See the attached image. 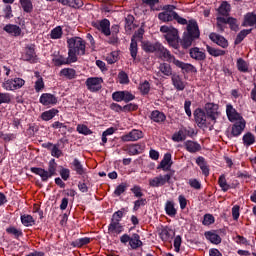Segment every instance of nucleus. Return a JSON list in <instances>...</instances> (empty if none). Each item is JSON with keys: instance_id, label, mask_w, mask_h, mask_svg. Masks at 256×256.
<instances>
[{"instance_id": "38", "label": "nucleus", "mask_w": 256, "mask_h": 256, "mask_svg": "<svg viewBox=\"0 0 256 256\" xmlns=\"http://www.w3.org/2000/svg\"><path fill=\"white\" fill-rule=\"evenodd\" d=\"M196 163L200 167L203 175H205V177H209V167L207 166V163L205 162V158L198 157L196 159Z\"/></svg>"}, {"instance_id": "44", "label": "nucleus", "mask_w": 256, "mask_h": 256, "mask_svg": "<svg viewBox=\"0 0 256 256\" xmlns=\"http://www.w3.org/2000/svg\"><path fill=\"white\" fill-rule=\"evenodd\" d=\"M21 223L24 227H33L35 225V218L29 214H24L21 216Z\"/></svg>"}, {"instance_id": "10", "label": "nucleus", "mask_w": 256, "mask_h": 256, "mask_svg": "<svg viewBox=\"0 0 256 256\" xmlns=\"http://www.w3.org/2000/svg\"><path fill=\"white\" fill-rule=\"evenodd\" d=\"M112 99L117 103H121V101L129 103V101H133V99H135V95L129 91H116L112 94Z\"/></svg>"}, {"instance_id": "33", "label": "nucleus", "mask_w": 256, "mask_h": 256, "mask_svg": "<svg viewBox=\"0 0 256 256\" xmlns=\"http://www.w3.org/2000/svg\"><path fill=\"white\" fill-rule=\"evenodd\" d=\"M57 2L62 5H68V7H73L74 9L83 7V0H57Z\"/></svg>"}, {"instance_id": "43", "label": "nucleus", "mask_w": 256, "mask_h": 256, "mask_svg": "<svg viewBox=\"0 0 256 256\" xmlns=\"http://www.w3.org/2000/svg\"><path fill=\"white\" fill-rule=\"evenodd\" d=\"M159 71L166 77H171V75L173 76V68H171V65L168 63H161L159 66Z\"/></svg>"}, {"instance_id": "9", "label": "nucleus", "mask_w": 256, "mask_h": 256, "mask_svg": "<svg viewBox=\"0 0 256 256\" xmlns=\"http://www.w3.org/2000/svg\"><path fill=\"white\" fill-rule=\"evenodd\" d=\"M205 111H206L208 119H210V121L213 124L216 123L217 117H219V115H221V113L219 112V105L215 104V103H207L205 105Z\"/></svg>"}, {"instance_id": "53", "label": "nucleus", "mask_w": 256, "mask_h": 256, "mask_svg": "<svg viewBox=\"0 0 256 256\" xmlns=\"http://www.w3.org/2000/svg\"><path fill=\"white\" fill-rule=\"evenodd\" d=\"M6 233H8L9 235H13L16 239H19V237L23 236V232L13 226L8 227L6 229Z\"/></svg>"}, {"instance_id": "20", "label": "nucleus", "mask_w": 256, "mask_h": 256, "mask_svg": "<svg viewBox=\"0 0 256 256\" xmlns=\"http://www.w3.org/2000/svg\"><path fill=\"white\" fill-rule=\"evenodd\" d=\"M209 38L211 41H213V43H216V45H219V47H222L223 49H227V47H229V42L227 39L217 33H211Z\"/></svg>"}, {"instance_id": "17", "label": "nucleus", "mask_w": 256, "mask_h": 256, "mask_svg": "<svg viewBox=\"0 0 256 256\" xmlns=\"http://www.w3.org/2000/svg\"><path fill=\"white\" fill-rule=\"evenodd\" d=\"M139 139H143V131L136 129L121 137V140L124 142L139 141Z\"/></svg>"}, {"instance_id": "24", "label": "nucleus", "mask_w": 256, "mask_h": 256, "mask_svg": "<svg viewBox=\"0 0 256 256\" xmlns=\"http://www.w3.org/2000/svg\"><path fill=\"white\" fill-rule=\"evenodd\" d=\"M161 45V43L157 42L155 44L149 42V41H144L142 42V49L146 53H157L158 47Z\"/></svg>"}, {"instance_id": "58", "label": "nucleus", "mask_w": 256, "mask_h": 256, "mask_svg": "<svg viewBox=\"0 0 256 256\" xmlns=\"http://www.w3.org/2000/svg\"><path fill=\"white\" fill-rule=\"evenodd\" d=\"M20 3L26 13H31V11H33L31 0H20Z\"/></svg>"}, {"instance_id": "35", "label": "nucleus", "mask_w": 256, "mask_h": 256, "mask_svg": "<svg viewBox=\"0 0 256 256\" xmlns=\"http://www.w3.org/2000/svg\"><path fill=\"white\" fill-rule=\"evenodd\" d=\"M151 119L155 123H163L165 119H167V116H165V114L159 110H154L151 113Z\"/></svg>"}, {"instance_id": "4", "label": "nucleus", "mask_w": 256, "mask_h": 256, "mask_svg": "<svg viewBox=\"0 0 256 256\" xmlns=\"http://www.w3.org/2000/svg\"><path fill=\"white\" fill-rule=\"evenodd\" d=\"M67 45L72 51H76L77 55H85V40L81 37H72L67 40Z\"/></svg>"}, {"instance_id": "18", "label": "nucleus", "mask_w": 256, "mask_h": 256, "mask_svg": "<svg viewBox=\"0 0 256 256\" xmlns=\"http://www.w3.org/2000/svg\"><path fill=\"white\" fill-rule=\"evenodd\" d=\"M189 55L191 59H195V61H205V59H207L205 50L200 49L199 47L191 48L189 50Z\"/></svg>"}, {"instance_id": "34", "label": "nucleus", "mask_w": 256, "mask_h": 256, "mask_svg": "<svg viewBox=\"0 0 256 256\" xmlns=\"http://www.w3.org/2000/svg\"><path fill=\"white\" fill-rule=\"evenodd\" d=\"M60 77H65L66 79H75L77 77V72L73 68H64L60 71Z\"/></svg>"}, {"instance_id": "2", "label": "nucleus", "mask_w": 256, "mask_h": 256, "mask_svg": "<svg viewBox=\"0 0 256 256\" xmlns=\"http://www.w3.org/2000/svg\"><path fill=\"white\" fill-rule=\"evenodd\" d=\"M31 173H34L35 175H39L41 178V181H49L55 173H57V162H55V159H51L48 164V170H45L43 168H37V167H32Z\"/></svg>"}, {"instance_id": "48", "label": "nucleus", "mask_w": 256, "mask_h": 256, "mask_svg": "<svg viewBox=\"0 0 256 256\" xmlns=\"http://www.w3.org/2000/svg\"><path fill=\"white\" fill-rule=\"evenodd\" d=\"M251 31H253V30L252 29L241 30L235 39V45H239V43H241L243 41V39H245V37H247V35H249L251 33Z\"/></svg>"}, {"instance_id": "14", "label": "nucleus", "mask_w": 256, "mask_h": 256, "mask_svg": "<svg viewBox=\"0 0 256 256\" xmlns=\"http://www.w3.org/2000/svg\"><path fill=\"white\" fill-rule=\"evenodd\" d=\"M226 115L228 117V121L231 123H235V121H241L243 120V116L239 112H237V109L233 107L231 104L226 105Z\"/></svg>"}, {"instance_id": "45", "label": "nucleus", "mask_w": 256, "mask_h": 256, "mask_svg": "<svg viewBox=\"0 0 256 256\" xmlns=\"http://www.w3.org/2000/svg\"><path fill=\"white\" fill-rule=\"evenodd\" d=\"M242 141L245 147H251V145L255 143V135H253L251 132H248L244 134Z\"/></svg>"}, {"instance_id": "46", "label": "nucleus", "mask_w": 256, "mask_h": 256, "mask_svg": "<svg viewBox=\"0 0 256 256\" xmlns=\"http://www.w3.org/2000/svg\"><path fill=\"white\" fill-rule=\"evenodd\" d=\"M89 243H91V238H89V237H84V238H79V239L73 241V242L71 243V246H72V247L81 248V247H83V246H85V245H89Z\"/></svg>"}, {"instance_id": "60", "label": "nucleus", "mask_w": 256, "mask_h": 256, "mask_svg": "<svg viewBox=\"0 0 256 256\" xmlns=\"http://www.w3.org/2000/svg\"><path fill=\"white\" fill-rule=\"evenodd\" d=\"M130 155H139L141 153V146L139 144H133L128 147Z\"/></svg>"}, {"instance_id": "49", "label": "nucleus", "mask_w": 256, "mask_h": 256, "mask_svg": "<svg viewBox=\"0 0 256 256\" xmlns=\"http://www.w3.org/2000/svg\"><path fill=\"white\" fill-rule=\"evenodd\" d=\"M173 235H175V232L167 229H163L160 233L162 241H170V239H173Z\"/></svg>"}, {"instance_id": "50", "label": "nucleus", "mask_w": 256, "mask_h": 256, "mask_svg": "<svg viewBox=\"0 0 256 256\" xmlns=\"http://www.w3.org/2000/svg\"><path fill=\"white\" fill-rule=\"evenodd\" d=\"M52 61L56 67H61V65H69V60H67V58L64 56H56Z\"/></svg>"}, {"instance_id": "47", "label": "nucleus", "mask_w": 256, "mask_h": 256, "mask_svg": "<svg viewBox=\"0 0 256 256\" xmlns=\"http://www.w3.org/2000/svg\"><path fill=\"white\" fill-rule=\"evenodd\" d=\"M206 49H207V52L209 53V55H211L212 57H221V56L225 55L224 50L215 49L209 45H206Z\"/></svg>"}, {"instance_id": "22", "label": "nucleus", "mask_w": 256, "mask_h": 256, "mask_svg": "<svg viewBox=\"0 0 256 256\" xmlns=\"http://www.w3.org/2000/svg\"><path fill=\"white\" fill-rule=\"evenodd\" d=\"M138 37L139 39H141L143 37V32L139 31L138 34H135L133 36V38L131 39V44H130V54L132 59H136L137 58V40H135V38Z\"/></svg>"}, {"instance_id": "59", "label": "nucleus", "mask_w": 256, "mask_h": 256, "mask_svg": "<svg viewBox=\"0 0 256 256\" xmlns=\"http://www.w3.org/2000/svg\"><path fill=\"white\" fill-rule=\"evenodd\" d=\"M77 131L78 133H80L81 135H92L93 131H91V129H89V127H87V125H81L79 124L77 126Z\"/></svg>"}, {"instance_id": "8", "label": "nucleus", "mask_w": 256, "mask_h": 256, "mask_svg": "<svg viewBox=\"0 0 256 256\" xmlns=\"http://www.w3.org/2000/svg\"><path fill=\"white\" fill-rule=\"evenodd\" d=\"M194 118L198 127H207V125H214L209 116L205 114V111L202 109H196L194 111Z\"/></svg>"}, {"instance_id": "62", "label": "nucleus", "mask_w": 256, "mask_h": 256, "mask_svg": "<svg viewBox=\"0 0 256 256\" xmlns=\"http://www.w3.org/2000/svg\"><path fill=\"white\" fill-rule=\"evenodd\" d=\"M227 25H229L232 31H237V29H239V24L237 23V19L233 17L227 18Z\"/></svg>"}, {"instance_id": "29", "label": "nucleus", "mask_w": 256, "mask_h": 256, "mask_svg": "<svg viewBox=\"0 0 256 256\" xmlns=\"http://www.w3.org/2000/svg\"><path fill=\"white\" fill-rule=\"evenodd\" d=\"M184 147L189 153H197V151H201V144L191 140L186 141Z\"/></svg>"}, {"instance_id": "39", "label": "nucleus", "mask_w": 256, "mask_h": 256, "mask_svg": "<svg viewBox=\"0 0 256 256\" xmlns=\"http://www.w3.org/2000/svg\"><path fill=\"white\" fill-rule=\"evenodd\" d=\"M185 139H187V130L185 129H180L178 132L172 135V141H175L176 143H180V141H185Z\"/></svg>"}, {"instance_id": "42", "label": "nucleus", "mask_w": 256, "mask_h": 256, "mask_svg": "<svg viewBox=\"0 0 256 256\" xmlns=\"http://www.w3.org/2000/svg\"><path fill=\"white\" fill-rule=\"evenodd\" d=\"M57 113H59V110L52 108L50 110L43 112L41 114V119H42V121H51V119H53V117H55V115H57Z\"/></svg>"}, {"instance_id": "21", "label": "nucleus", "mask_w": 256, "mask_h": 256, "mask_svg": "<svg viewBox=\"0 0 256 256\" xmlns=\"http://www.w3.org/2000/svg\"><path fill=\"white\" fill-rule=\"evenodd\" d=\"M34 89L36 93H41L43 89H45V81H43V76H41V73L34 72Z\"/></svg>"}, {"instance_id": "28", "label": "nucleus", "mask_w": 256, "mask_h": 256, "mask_svg": "<svg viewBox=\"0 0 256 256\" xmlns=\"http://www.w3.org/2000/svg\"><path fill=\"white\" fill-rule=\"evenodd\" d=\"M164 209L168 217H175L177 215V208H175V202L173 200H167Z\"/></svg>"}, {"instance_id": "52", "label": "nucleus", "mask_w": 256, "mask_h": 256, "mask_svg": "<svg viewBox=\"0 0 256 256\" xmlns=\"http://www.w3.org/2000/svg\"><path fill=\"white\" fill-rule=\"evenodd\" d=\"M106 61L107 63H109V65H113V63H117V61H119V52L114 51L108 54L106 57Z\"/></svg>"}, {"instance_id": "32", "label": "nucleus", "mask_w": 256, "mask_h": 256, "mask_svg": "<svg viewBox=\"0 0 256 256\" xmlns=\"http://www.w3.org/2000/svg\"><path fill=\"white\" fill-rule=\"evenodd\" d=\"M72 169L76 171L77 175H85V173H87V169L83 167V164H81V161L77 158L72 162Z\"/></svg>"}, {"instance_id": "37", "label": "nucleus", "mask_w": 256, "mask_h": 256, "mask_svg": "<svg viewBox=\"0 0 256 256\" xmlns=\"http://www.w3.org/2000/svg\"><path fill=\"white\" fill-rule=\"evenodd\" d=\"M129 245L132 249H139V247L143 245L139 234H133L132 237H130Z\"/></svg>"}, {"instance_id": "40", "label": "nucleus", "mask_w": 256, "mask_h": 256, "mask_svg": "<svg viewBox=\"0 0 256 256\" xmlns=\"http://www.w3.org/2000/svg\"><path fill=\"white\" fill-rule=\"evenodd\" d=\"M35 46L34 45H29L26 47V52L24 55L25 61H35Z\"/></svg>"}, {"instance_id": "61", "label": "nucleus", "mask_w": 256, "mask_h": 256, "mask_svg": "<svg viewBox=\"0 0 256 256\" xmlns=\"http://www.w3.org/2000/svg\"><path fill=\"white\" fill-rule=\"evenodd\" d=\"M139 90L141 91V93H143V95H147V93L151 91V85L149 84L148 81H144L140 84Z\"/></svg>"}, {"instance_id": "63", "label": "nucleus", "mask_w": 256, "mask_h": 256, "mask_svg": "<svg viewBox=\"0 0 256 256\" xmlns=\"http://www.w3.org/2000/svg\"><path fill=\"white\" fill-rule=\"evenodd\" d=\"M118 81L121 85H127L129 83V76L125 72H120L118 74Z\"/></svg>"}, {"instance_id": "55", "label": "nucleus", "mask_w": 256, "mask_h": 256, "mask_svg": "<svg viewBox=\"0 0 256 256\" xmlns=\"http://www.w3.org/2000/svg\"><path fill=\"white\" fill-rule=\"evenodd\" d=\"M217 21V27L219 31H225V29L227 28V19L221 16H218L216 18Z\"/></svg>"}, {"instance_id": "15", "label": "nucleus", "mask_w": 256, "mask_h": 256, "mask_svg": "<svg viewBox=\"0 0 256 256\" xmlns=\"http://www.w3.org/2000/svg\"><path fill=\"white\" fill-rule=\"evenodd\" d=\"M39 103L44 105V107H52L53 105H57V97L51 93H43L40 96Z\"/></svg>"}, {"instance_id": "30", "label": "nucleus", "mask_w": 256, "mask_h": 256, "mask_svg": "<svg viewBox=\"0 0 256 256\" xmlns=\"http://www.w3.org/2000/svg\"><path fill=\"white\" fill-rule=\"evenodd\" d=\"M171 154L166 153L158 166V169H162L163 171H169L171 169Z\"/></svg>"}, {"instance_id": "36", "label": "nucleus", "mask_w": 256, "mask_h": 256, "mask_svg": "<svg viewBox=\"0 0 256 256\" xmlns=\"http://www.w3.org/2000/svg\"><path fill=\"white\" fill-rule=\"evenodd\" d=\"M205 237L208 241H210V243H213L214 245H219V243H221V236L215 232H205Z\"/></svg>"}, {"instance_id": "25", "label": "nucleus", "mask_w": 256, "mask_h": 256, "mask_svg": "<svg viewBox=\"0 0 256 256\" xmlns=\"http://www.w3.org/2000/svg\"><path fill=\"white\" fill-rule=\"evenodd\" d=\"M46 149H49L51 151L52 157H56V159H59V157L63 156V151L59 149V145L53 144V143H47L45 144Z\"/></svg>"}, {"instance_id": "26", "label": "nucleus", "mask_w": 256, "mask_h": 256, "mask_svg": "<svg viewBox=\"0 0 256 256\" xmlns=\"http://www.w3.org/2000/svg\"><path fill=\"white\" fill-rule=\"evenodd\" d=\"M255 25H256V14L251 12L247 13L244 16L242 27H253Z\"/></svg>"}, {"instance_id": "41", "label": "nucleus", "mask_w": 256, "mask_h": 256, "mask_svg": "<svg viewBox=\"0 0 256 256\" xmlns=\"http://www.w3.org/2000/svg\"><path fill=\"white\" fill-rule=\"evenodd\" d=\"M236 66L240 73H249V63L243 58H239L236 62Z\"/></svg>"}, {"instance_id": "12", "label": "nucleus", "mask_w": 256, "mask_h": 256, "mask_svg": "<svg viewBox=\"0 0 256 256\" xmlns=\"http://www.w3.org/2000/svg\"><path fill=\"white\" fill-rule=\"evenodd\" d=\"M171 181V175L166 174V175H158L154 178H151L149 180V185L150 187H163V185H166Z\"/></svg>"}, {"instance_id": "1", "label": "nucleus", "mask_w": 256, "mask_h": 256, "mask_svg": "<svg viewBox=\"0 0 256 256\" xmlns=\"http://www.w3.org/2000/svg\"><path fill=\"white\" fill-rule=\"evenodd\" d=\"M199 36L200 32L197 21L190 20L187 25V31L184 32L183 38L181 40V45L183 49H188V47H191V45H193V41L195 39H199Z\"/></svg>"}, {"instance_id": "3", "label": "nucleus", "mask_w": 256, "mask_h": 256, "mask_svg": "<svg viewBox=\"0 0 256 256\" xmlns=\"http://www.w3.org/2000/svg\"><path fill=\"white\" fill-rule=\"evenodd\" d=\"M161 33H164V37L168 44L177 49L179 47V31L177 28H173L172 26H161Z\"/></svg>"}, {"instance_id": "56", "label": "nucleus", "mask_w": 256, "mask_h": 256, "mask_svg": "<svg viewBox=\"0 0 256 256\" xmlns=\"http://www.w3.org/2000/svg\"><path fill=\"white\" fill-rule=\"evenodd\" d=\"M218 184L220 185L222 191H229L230 187L227 183V179L225 178V175H221L218 179Z\"/></svg>"}, {"instance_id": "5", "label": "nucleus", "mask_w": 256, "mask_h": 256, "mask_svg": "<svg viewBox=\"0 0 256 256\" xmlns=\"http://www.w3.org/2000/svg\"><path fill=\"white\" fill-rule=\"evenodd\" d=\"M175 7L174 5H165L163 6V12H160L158 14V19L162 21L163 23H169L170 21H174L175 19Z\"/></svg>"}, {"instance_id": "51", "label": "nucleus", "mask_w": 256, "mask_h": 256, "mask_svg": "<svg viewBox=\"0 0 256 256\" xmlns=\"http://www.w3.org/2000/svg\"><path fill=\"white\" fill-rule=\"evenodd\" d=\"M229 11H231V5L227 2H223L218 8V13L223 16L229 15Z\"/></svg>"}, {"instance_id": "6", "label": "nucleus", "mask_w": 256, "mask_h": 256, "mask_svg": "<svg viewBox=\"0 0 256 256\" xmlns=\"http://www.w3.org/2000/svg\"><path fill=\"white\" fill-rule=\"evenodd\" d=\"M85 85L90 93H97L103 89V78L89 77L86 79Z\"/></svg>"}, {"instance_id": "11", "label": "nucleus", "mask_w": 256, "mask_h": 256, "mask_svg": "<svg viewBox=\"0 0 256 256\" xmlns=\"http://www.w3.org/2000/svg\"><path fill=\"white\" fill-rule=\"evenodd\" d=\"M157 55L162 59L163 61H167V63H173L175 65V61H177V58H175L167 48H164L162 44L158 46Z\"/></svg>"}, {"instance_id": "13", "label": "nucleus", "mask_w": 256, "mask_h": 256, "mask_svg": "<svg viewBox=\"0 0 256 256\" xmlns=\"http://www.w3.org/2000/svg\"><path fill=\"white\" fill-rule=\"evenodd\" d=\"M93 27H95V29H98V31H101V33H103V35H106V37H109V35H111V22H109V20L107 19L94 22Z\"/></svg>"}, {"instance_id": "54", "label": "nucleus", "mask_w": 256, "mask_h": 256, "mask_svg": "<svg viewBox=\"0 0 256 256\" xmlns=\"http://www.w3.org/2000/svg\"><path fill=\"white\" fill-rule=\"evenodd\" d=\"M51 39H61L63 37V29L61 26L54 28L50 34Z\"/></svg>"}, {"instance_id": "27", "label": "nucleus", "mask_w": 256, "mask_h": 256, "mask_svg": "<svg viewBox=\"0 0 256 256\" xmlns=\"http://www.w3.org/2000/svg\"><path fill=\"white\" fill-rule=\"evenodd\" d=\"M171 79L172 85L177 89V91H183V89H185V82H183V79L179 74H173Z\"/></svg>"}, {"instance_id": "23", "label": "nucleus", "mask_w": 256, "mask_h": 256, "mask_svg": "<svg viewBox=\"0 0 256 256\" xmlns=\"http://www.w3.org/2000/svg\"><path fill=\"white\" fill-rule=\"evenodd\" d=\"M4 31L9 35H12V37H20L22 33L21 27L15 24H8L4 26Z\"/></svg>"}, {"instance_id": "16", "label": "nucleus", "mask_w": 256, "mask_h": 256, "mask_svg": "<svg viewBox=\"0 0 256 256\" xmlns=\"http://www.w3.org/2000/svg\"><path fill=\"white\" fill-rule=\"evenodd\" d=\"M246 125H247V122L245 121V119L237 120L231 129L232 137H239V135H241V133L245 131Z\"/></svg>"}, {"instance_id": "57", "label": "nucleus", "mask_w": 256, "mask_h": 256, "mask_svg": "<svg viewBox=\"0 0 256 256\" xmlns=\"http://www.w3.org/2000/svg\"><path fill=\"white\" fill-rule=\"evenodd\" d=\"M77 51L72 50L71 48H69L68 50V57L66 58V60L68 61V65H70V63H75L77 62Z\"/></svg>"}, {"instance_id": "19", "label": "nucleus", "mask_w": 256, "mask_h": 256, "mask_svg": "<svg viewBox=\"0 0 256 256\" xmlns=\"http://www.w3.org/2000/svg\"><path fill=\"white\" fill-rule=\"evenodd\" d=\"M175 67H178V69H181L183 73H197V68L193 66L192 64L185 63L181 60H176L174 63Z\"/></svg>"}, {"instance_id": "64", "label": "nucleus", "mask_w": 256, "mask_h": 256, "mask_svg": "<svg viewBox=\"0 0 256 256\" xmlns=\"http://www.w3.org/2000/svg\"><path fill=\"white\" fill-rule=\"evenodd\" d=\"M213 223H215V217H213V215L211 214H205L202 224L209 226V225H213Z\"/></svg>"}, {"instance_id": "7", "label": "nucleus", "mask_w": 256, "mask_h": 256, "mask_svg": "<svg viewBox=\"0 0 256 256\" xmlns=\"http://www.w3.org/2000/svg\"><path fill=\"white\" fill-rule=\"evenodd\" d=\"M25 85V80L22 78H11L3 82L2 86L6 91H17Z\"/></svg>"}, {"instance_id": "31", "label": "nucleus", "mask_w": 256, "mask_h": 256, "mask_svg": "<svg viewBox=\"0 0 256 256\" xmlns=\"http://www.w3.org/2000/svg\"><path fill=\"white\" fill-rule=\"evenodd\" d=\"M108 233H110V235H119L120 233H123V227L121 226V223L111 222L108 227Z\"/></svg>"}]
</instances>
